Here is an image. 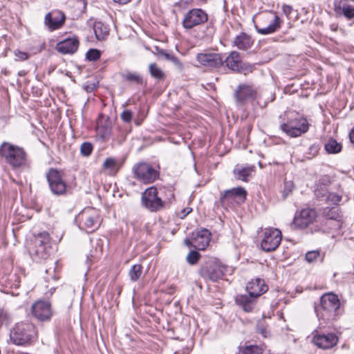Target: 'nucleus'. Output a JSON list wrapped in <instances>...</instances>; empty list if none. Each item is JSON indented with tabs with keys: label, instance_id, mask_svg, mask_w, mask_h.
<instances>
[{
	"label": "nucleus",
	"instance_id": "16",
	"mask_svg": "<svg viewBox=\"0 0 354 354\" xmlns=\"http://www.w3.org/2000/svg\"><path fill=\"white\" fill-rule=\"evenodd\" d=\"M196 59L201 66L209 68H218L223 65V58L219 53L204 51L198 53Z\"/></svg>",
	"mask_w": 354,
	"mask_h": 354
},
{
	"label": "nucleus",
	"instance_id": "22",
	"mask_svg": "<svg viewBox=\"0 0 354 354\" xmlns=\"http://www.w3.org/2000/svg\"><path fill=\"white\" fill-rule=\"evenodd\" d=\"M79 47V41L76 37L67 38L56 45L55 49L62 54H73Z\"/></svg>",
	"mask_w": 354,
	"mask_h": 354
},
{
	"label": "nucleus",
	"instance_id": "54",
	"mask_svg": "<svg viewBox=\"0 0 354 354\" xmlns=\"http://www.w3.org/2000/svg\"><path fill=\"white\" fill-rule=\"evenodd\" d=\"M131 0H113L114 2L119 3V4H126L129 3Z\"/></svg>",
	"mask_w": 354,
	"mask_h": 354
},
{
	"label": "nucleus",
	"instance_id": "11",
	"mask_svg": "<svg viewBox=\"0 0 354 354\" xmlns=\"http://www.w3.org/2000/svg\"><path fill=\"white\" fill-rule=\"evenodd\" d=\"M208 20L207 14L201 8H192L184 16L182 25L185 29H192L195 26L202 25Z\"/></svg>",
	"mask_w": 354,
	"mask_h": 354
},
{
	"label": "nucleus",
	"instance_id": "41",
	"mask_svg": "<svg viewBox=\"0 0 354 354\" xmlns=\"http://www.w3.org/2000/svg\"><path fill=\"white\" fill-rule=\"evenodd\" d=\"M93 151V145L90 142H84L80 147L81 153L84 156H88Z\"/></svg>",
	"mask_w": 354,
	"mask_h": 354
},
{
	"label": "nucleus",
	"instance_id": "39",
	"mask_svg": "<svg viewBox=\"0 0 354 354\" xmlns=\"http://www.w3.org/2000/svg\"><path fill=\"white\" fill-rule=\"evenodd\" d=\"M12 319L10 314L3 308H0V328L3 324L8 325Z\"/></svg>",
	"mask_w": 354,
	"mask_h": 354
},
{
	"label": "nucleus",
	"instance_id": "27",
	"mask_svg": "<svg viewBox=\"0 0 354 354\" xmlns=\"http://www.w3.org/2000/svg\"><path fill=\"white\" fill-rule=\"evenodd\" d=\"M335 11L337 14H343L348 19L354 17V6L342 1L335 3Z\"/></svg>",
	"mask_w": 354,
	"mask_h": 354
},
{
	"label": "nucleus",
	"instance_id": "14",
	"mask_svg": "<svg viewBox=\"0 0 354 354\" xmlns=\"http://www.w3.org/2000/svg\"><path fill=\"white\" fill-rule=\"evenodd\" d=\"M235 72L242 73L247 75L252 71V66L242 62L240 53L236 51L231 52L223 61V64Z\"/></svg>",
	"mask_w": 354,
	"mask_h": 354
},
{
	"label": "nucleus",
	"instance_id": "25",
	"mask_svg": "<svg viewBox=\"0 0 354 354\" xmlns=\"http://www.w3.org/2000/svg\"><path fill=\"white\" fill-rule=\"evenodd\" d=\"M97 130L102 133V136L106 138L111 134L112 121L108 116L101 114L97 122Z\"/></svg>",
	"mask_w": 354,
	"mask_h": 354
},
{
	"label": "nucleus",
	"instance_id": "10",
	"mask_svg": "<svg viewBox=\"0 0 354 354\" xmlns=\"http://www.w3.org/2000/svg\"><path fill=\"white\" fill-rule=\"evenodd\" d=\"M158 189L155 187L147 188L142 194V204L151 212L159 211L164 207V202L158 196Z\"/></svg>",
	"mask_w": 354,
	"mask_h": 354
},
{
	"label": "nucleus",
	"instance_id": "26",
	"mask_svg": "<svg viewBox=\"0 0 354 354\" xmlns=\"http://www.w3.org/2000/svg\"><path fill=\"white\" fill-rule=\"evenodd\" d=\"M120 165L115 158H107L102 164V170L106 174L115 176L119 171Z\"/></svg>",
	"mask_w": 354,
	"mask_h": 354
},
{
	"label": "nucleus",
	"instance_id": "37",
	"mask_svg": "<svg viewBox=\"0 0 354 354\" xmlns=\"http://www.w3.org/2000/svg\"><path fill=\"white\" fill-rule=\"evenodd\" d=\"M164 58L171 62L178 71H182L183 70L184 66L183 63L174 54L167 53V55H165Z\"/></svg>",
	"mask_w": 354,
	"mask_h": 354
},
{
	"label": "nucleus",
	"instance_id": "35",
	"mask_svg": "<svg viewBox=\"0 0 354 354\" xmlns=\"http://www.w3.org/2000/svg\"><path fill=\"white\" fill-rule=\"evenodd\" d=\"M322 215L332 220H339V214L337 207H325L322 211Z\"/></svg>",
	"mask_w": 354,
	"mask_h": 354
},
{
	"label": "nucleus",
	"instance_id": "4",
	"mask_svg": "<svg viewBox=\"0 0 354 354\" xmlns=\"http://www.w3.org/2000/svg\"><path fill=\"white\" fill-rule=\"evenodd\" d=\"M50 234L46 232L39 233L34 239L28 250L30 255L37 262L47 259L50 256Z\"/></svg>",
	"mask_w": 354,
	"mask_h": 354
},
{
	"label": "nucleus",
	"instance_id": "42",
	"mask_svg": "<svg viewBox=\"0 0 354 354\" xmlns=\"http://www.w3.org/2000/svg\"><path fill=\"white\" fill-rule=\"evenodd\" d=\"M199 258L200 254L198 252L190 251L187 256V261L189 264L194 265L196 263Z\"/></svg>",
	"mask_w": 354,
	"mask_h": 354
},
{
	"label": "nucleus",
	"instance_id": "32",
	"mask_svg": "<svg viewBox=\"0 0 354 354\" xmlns=\"http://www.w3.org/2000/svg\"><path fill=\"white\" fill-rule=\"evenodd\" d=\"M255 169L254 165L247 166L245 167H236L234 172L237 179L243 181H247V178L250 176Z\"/></svg>",
	"mask_w": 354,
	"mask_h": 354
},
{
	"label": "nucleus",
	"instance_id": "23",
	"mask_svg": "<svg viewBox=\"0 0 354 354\" xmlns=\"http://www.w3.org/2000/svg\"><path fill=\"white\" fill-rule=\"evenodd\" d=\"M268 290V286L265 283L264 281L260 278L252 280L248 282L246 286L248 292L257 299L266 292Z\"/></svg>",
	"mask_w": 354,
	"mask_h": 354
},
{
	"label": "nucleus",
	"instance_id": "50",
	"mask_svg": "<svg viewBox=\"0 0 354 354\" xmlns=\"http://www.w3.org/2000/svg\"><path fill=\"white\" fill-rule=\"evenodd\" d=\"M282 10L286 16H288L292 12V8L290 6L283 5L282 6Z\"/></svg>",
	"mask_w": 354,
	"mask_h": 354
},
{
	"label": "nucleus",
	"instance_id": "20",
	"mask_svg": "<svg viewBox=\"0 0 354 354\" xmlns=\"http://www.w3.org/2000/svg\"><path fill=\"white\" fill-rule=\"evenodd\" d=\"M64 14L59 10H54L47 13L45 16L44 24L50 30L59 29L65 22Z\"/></svg>",
	"mask_w": 354,
	"mask_h": 354
},
{
	"label": "nucleus",
	"instance_id": "30",
	"mask_svg": "<svg viewBox=\"0 0 354 354\" xmlns=\"http://www.w3.org/2000/svg\"><path fill=\"white\" fill-rule=\"evenodd\" d=\"M266 348L264 344H249L240 347V354H262Z\"/></svg>",
	"mask_w": 354,
	"mask_h": 354
},
{
	"label": "nucleus",
	"instance_id": "17",
	"mask_svg": "<svg viewBox=\"0 0 354 354\" xmlns=\"http://www.w3.org/2000/svg\"><path fill=\"white\" fill-rule=\"evenodd\" d=\"M256 95L257 91L253 86L245 84H239L234 92V97L239 104H243L247 101L254 100Z\"/></svg>",
	"mask_w": 354,
	"mask_h": 354
},
{
	"label": "nucleus",
	"instance_id": "47",
	"mask_svg": "<svg viewBox=\"0 0 354 354\" xmlns=\"http://www.w3.org/2000/svg\"><path fill=\"white\" fill-rule=\"evenodd\" d=\"M326 194L327 191L324 187H320V188H319V187L317 186V187L315 190V194L316 197L318 198L325 196Z\"/></svg>",
	"mask_w": 354,
	"mask_h": 354
},
{
	"label": "nucleus",
	"instance_id": "44",
	"mask_svg": "<svg viewBox=\"0 0 354 354\" xmlns=\"http://www.w3.org/2000/svg\"><path fill=\"white\" fill-rule=\"evenodd\" d=\"M257 330L258 333L261 334L264 337H266L269 335V332L267 330V327L263 322H258L257 325Z\"/></svg>",
	"mask_w": 354,
	"mask_h": 354
},
{
	"label": "nucleus",
	"instance_id": "53",
	"mask_svg": "<svg viewBox=\"0 0 354 354\" xmlns=\"http://www.w3.org/2000/svg\"><path fill=\"white\" fill-rule=\"evenodd\" d=\"M192 209L190 207H187V208L183 209L181 212V213L183 214L181 218H184L185 216H187L188 214H189L192 212Z\"/></svg>",
	"mask_w": 354,
	"mask_h": 354
},
{
	"label": "nucleus",
	"instance_id": "2",
	"mask_svg": "<svg viewBox=\"0 0 354 354\" xmlns=\"http://www.w3.org/2000/svg\"><path fill=\"white\" fill-rule=\"evenodd\" d=\"M319 319L328 324L342 314L341 303L338 296L332 292L326 293L320 298V306L315 309Z\"/></svg>",
	"mask_w": 354,
	"mask_h": 354
},
{
	"label": "nucleus",
	"instance_id": "19",
	"mask_svg": "<svg viewBox=\"0 0 354 354\" xmlns=\"http://www.w3.org/2000/svg\"><path fill=\"white\" fill-rule=\"evenodd\" d=\"M32 313L39 321L50 319L53 314L50 304L44 301H37L32 306Z\"/></svg>",
	"mask_w": 354,
	"mask_h": 354
},
{
	"label": "nucleus",
	"instance_id": "13",
	"mask_svg": "<svg viewBox=\"0 0 354 354\" xmlns=\"http://www.w3.org/2000/svg\"><path fill=\"white\" fill-rule=\"evenodd\" d=\"M247 192L242 187L227 189L221 193L220 203L222 206L229 205L233 203H241L246 199Z\"/></svg>",
	"mask_w": 354,
	"mask_h": 354
},
{
	"label": "nucleus",
	"instance_id": "34",
	"mask_svg": "<svg viewBox=\"0 0 354 354\" xmlns=\"http://www.w3.org/2000/svg\"><path fill=\"white\" fill-rule=\"evenodd\" d=\"M142 274V266L141 264L133 265L129 271V277L133 282L137 281Z\"/></svg>",
	"mask_w": 354,
	"mask_h": 354
},
{
	"label": "nucleus",
	"instance_id": "46",
	"mask_svg": "<svg viewBox=\"0 0 354 354\" xmlns=\"http://www.w3.org/2000/svg\"><path fill=\"white\" fill-rule=\"evenodd\" d=\"M133 113L129 110H124L121 113V118L125 122H129L132 120Z\"/></svg>",
	"mask_w": 354,
	"mask_h": 354
},
{
	"label": "nucleus",
	"instance_id": "49",
	"mask_svg": "<svg viewBox=\"0 0 354 354\" xmlns=\"http://www.w3.org/2000/svg\"><path fill=\"white\" fill-rule=\"evenodd\" d=\"M15 56L21 60H26L28 58V53L19 50H17L15 53Z\"/></svg>",
	"mask_w": 354,
	"mask_h": 354
},
{
	"label": "nucleus",
	"instance_id": "5",
	"mask_svg": "<svg viewBox=\"0 0 354 354\" xmlns=\"http://www.w3.org/2000/svg\"><path fill=\"white\" fill-rule=\"evenodd\" d=\"M80 229L87 232H93L98 228L100 224L98 212L93 207L85 208L76 217Z\"/></svg>",
	"mask_w": 354,
	"mask_h": 354
},
{
	"label": "nucleus",
	"instance_id": "12",
	"mask_svg": "<svg viewBox=\"0 0 354 354\" xmlns=\"http://www.w3.org/2000/svg\"><path fill=\"white\" fill-rule=\"evenodd\" d=\"M282 239L281 232L277 228H267L263 232L261 246L263 250L271 252L279 245Z\"/></svg>",
	"mask_w": 354,
	"mask_h": 354
},
{
	"label": "nucleus",
	"instance_id": "8",
	"mask_svg": "<svg viewBox=\"0 0 354 354\" xmlns=\"http://www.w3.org/2000/svg\"><path fill=\"white\" fill-rule=\"evenodd\" d=\"M226 268L215 259H209L204 263L200 269L201 276L212 281L222 279Z\"/></svg>",
	"mask_w": 354,
	"mask_h": 354
},
{
	"label": "nucleus",
	"instance_id": "31",
	"mask_svg": "<svg viewBox=\"0 0 354 354\" xmlns=\"http://www.w3.org/2000/svg\"><path fill=\"white\" fill-rule=\"evenodd\" d=\"M93 30L98 40H104L109 33V28L100 21L94 23Z\"/></svg>",
	"mask_w": 354,
	"mask_h": 354
},
{
	"label": "nucleus",
	"instance_id": "45",
	"mask_svg": "<svg viewBox=\"0 0 354 354\" xmlns=\"http://www.w3.org/2000/svg\"><path fill=\"white\" fill-rule=\"evenodd\" d=\"M319 256L318 250L309 251L306 254V259L308 262H313Z\"/></svg>",
	"mask_w": 354,
	"mask_h": 354
},
{
	"label": "nucleus",
	"instance_id": "36",
	"mask_svg": "<svg viewBox=\"0 0 354 354\" xmlns=\"http://www.w3.org/2000/svg\"><path fill=\"white\" fill-rule=\"evenodd\" d=\"M325 149L330 153H336L341 151L342 146L335 140H330L325 144Z\"/></svg>",
	"mask_w": 354,
	"mask_h": 354
},
{
	"label": "nucleus",
	"instance_id": "33",
	"mask_svg": "<svg viewBox=\"0 0 354 354\" xmlns=\"http://www.w3.org/2000/svg\"><path fill=\"white\" fill-rule=\"evenodd\" d=\"M149 71L151 77L158 81L163 80L165 77V73L156 63L149 64Z\"/></svg>",
	"mask_w": 354,
	"mask_h": 354
},
{
	"label": "nucleus",
	"instance_id": "15",
	"mask_svg": "<svg viewBox=\"0 0 354 354\" xmlns=\"http://www.w3.org/2000/svg\"><path fill=\"white\" fill-rule=\"evenodd\" d=\"M317 216V212L312 208H304L297 213L290 225L294 229H304L312 224Z\"/></svg>",
	"mask_w": 354,
	"mask_h": 354
},
{
	"label": "nucleus",
	"instance_id": "51",
	"mask_svg": "<svg viewBox=\"0 0 354 354\" xmlns=\"http://www.w3.org/2000/svg\"><path fill=\"white\" fill-rule=\"evenodd\" d=\"M156 50L157 51V54L159 55V56H161L163 58L165 57V55H167V53L163 50V49H160L158 47H156Z\"/></svg>",
	"mask_w": 354,
	"mask_h": 354
},
{
	"label": "nucleus",
	"instance_id": "3",
	"mask_svg": "<svg viewBox=\"0 0 354 354\" xmlns=\"http://www.w3.org/2000/svg\"><path fill=\"white\" fill-rule=\"evenodd\" d=\"M37 330L31 323H17L10 333V341L16 345L31 344L37 337Z\"/></svg>",
	"mask_w": 354,
	"mask_h": 354
},
{
	"label": "nucleus",
	"instance_id": "6",
	"mask_svg": "<svg viewBox=\"0 0 354 354\" xmlns=\"http://www.w3.org/2000/svg\"><path fill=\"white\" fill-rule=\"evenodd\" d=\"M132 171L134 178L145 184L152 183L159 177V172L151 165L144 162L134 165Z\"/></svg>",
	"mask_w": 354,
	"mask_h": 354
},
{
	"label": "nucleus",
	"instance_id": "52",
	"mask_svg": "<svg viewBox=\"0 0 354 354\" xmlns=\"http://www.w3.org/2000/svg\"><path fill=\"white\" fill-rule=\"evenodd\" d=\"M184 243L187 247H194V241L191 238L190 239H186L184 240Z\"/></svg>",
	"mask_w": 354,
	"mask_h": 354
},
{
	"label": "nucleus",
	"instance_id": "48",
	"mask_svg": "<svg viewBox=\"0 0 354 354\" xmlns=\"http://www.w3.org/2000/svg\"><path fill=\"white\" fill-rule=\"evenodd\" d=\"M308 150H309L308 154L310 155V156H308V158H311L317 154L318 151H319V147L317 145H313L309 147Z\"/></svg>",
	"mask_w": 354,
	"mask_h": 354
},
{
	"label": "nucleus",
	"instance_id": "7",
	"mask_svg": "<svg viewBox=\"0 0 354 354\" xmlns=\"http://www.w3.org/2000/svg\"><path fill=\"white\" fill-rule=\"evenodd\" d=\"M50 192L55 196H64L66 194L67 185L63 178L61 171L50 168L46 175Z\"/></svg>",
	"mask_w": 354,
	"mask_h": 354
},
{
	"label": "nucleus",
	"instance_id": "21",
	"mask_svg": "<svg viewBox=\"0 0 354 354\" xmlns=\"http://www.w3.org/2000/svg\"><path fill=\"white\" fill-rule=\"evenodd\" d=\"M192 239L194 241V248L199 250H203L209 245L211 233L208 230L203 228L193 232Z\"/></svg>",
	"mask_w": 354,
	"mask_h": 354
},
{
	"label": "nucleus",
	"instance_id": "40",
	"mask_svg": "<svg viewBox=\"0 0 354 354\" xmlns=\"http://www.w3.org/2000/svg\"><path fill=\"white\" fill-rule=\"evenodd\" d=\"M101 53L97 49H90L86 54V57L89 61H97L100 59Z\"/></svg>",
	"mask_w": 354,
	"mask_h": 354
},
{
	"label": "nucleus",
	"instance_id": "24",
	"mask_svg": "<svg viewBox=\"0 0 354 354\" xmlns=\"http://www.w3.org/2000/svg\"><path fill=\"white\" fill-rule=\"evenodd\" d=\"M257 301V298L248 295H238L235 297V303L240 306L243 310L247 313H250L254 308Z\"/></svg>",
	"mask_w": 354,
	"mask_h": 354
},
{
	"label": "nucleus",
	"instance_id": "43",
	"mask_svg": "<svg viewBox=\"0 0 354 354\" xmlns=\"http://www.w3.org/2000/svg\"><path fill=\"white\" fill-rule=\"evenodd\" d=\"M341 199L342 196L335 193H329L326 196V201L333 204H337Z\"/></svg>",
	"mask_w": 354,
	"mask_h": 354
},
{
	"label": "nucleus",
	"instance_id": "55",
	"mask_svg": "<svg viewBox=\"0 0 354 354\" xmlns=\"http://www.w3.org/2000/svg\"><path fill=\"white\" fill-rule=\"evenodd\" d=\"M349 138L351 142L354 144V128L349 133Z\"/></svg>",
	"mask_w": 354,
	"mask_h": 354
},
{
	"label": "nucleus",
	"instance_id": "29",
	"mask_svg": "<svg viewBox=\"0 0 354 354\" xmlns=\"http://www.w3.org/2000/svg\"><path fill=\"white\" fill-rule=\"evenodd\" d=\"M280 18L277 15H274L268 26L258 28L257 26H256L255 27L259 33L261 35H268L274 32L280 28Z\"/></svg>",
	"mask_w": 354,
	"mask_h": 354
},
{
	"label": "nucleus",
	"instance_id": "18",
	"mask_svg": "<svg viewBox=\"0 0 354 354\" xmlns=\"http://www.w3.org/2000/svg\"><path fill=\"white\" fill-rule=\"evenodd\" d=\"M313 342L322 349H330L338 342V337L334 333H319L313 335Z\"/></svg>",
	"mask_w": 354,
	"mask_h": 354
},
{
	"label": "nucleus",
	"instance_id": "38",
	"mask_svg": "<svg viewBox=\"0 0 354 354\" xmlns=\"http://www.w3.org/2000/svg\"><path fill=\"white\" fill-rule=\"evenodd\" d=\"M123 77L129 82H133L138 84H143L142 77L137 73H127L123 75Z\"/></svg>",
	"mask_w": 354,
	"mask_h": 354
},
{
	"label": "nucleus",
	"instance_id": "9",
	"mask_svg": "<svg viewBox=\"0 0 354 354\" xmlns=\"http://www.w3.org/2000/svg\"><path fill=\"white\" fill-rule=\"evenodd\" d=\"M280 128L288 136L296 138L308 131L309 124L306 118L301 117L288 120L281 124Z\"/></svg>",
	"mask_w": 354,
	"mask_h": 354
},
{
	"label": "nucleus",
	"instance_id": "56",
	"mask_svg": "<svg viewBox=\"0 0 354 354\" xmlns=\"http://www.w3.org/2000/svg\"><path fill=\"white\" fill-rule=\"evenodd\" d=\"M201 3H205L207 0H199Z\"/></svg>",
	"mask_w": 354,
	"mask_h": 354
},
{
	"label": "nucleus",
	"instance_id": "1",
	"mask_svg": "<svg viewBox=\"0 0 354 354\" xmlns=\"http://www.w3.org/2000/svg\"><path fill=\"white\" fill-rule=\"evenodd\" d=\"M0 158L14 171H23L30 168V162L26 149L9 142L0 145Z\"/></svg>",
	"mask_w": 354,
	"mask_h": 354
},
{
	"label": "nucleus",
	"instance_id": "28",
	"mask_svg": "<svg viewBox=\"0 0 354 354\" xmlns=\"http://www.w3.org/2000/svg\"><path fill=\"white\" fill-rule=\"evenodd\" d=\"M253 41L250 36L245 32L237 35L234 40V45L241 50H247L251 47Z\"/></svg>",
	"mask_w": 354,
	"mask_h": 354
}]
</instances>
